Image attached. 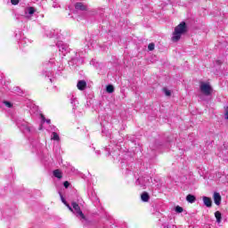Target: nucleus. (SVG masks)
<instances>
[{"instance_id": "1", "label": "nucleus", "mask_w": 228, "mask_h": 228, "mask_svg": "<svg viewBox=\"0 0 228 228\" xmlns=\"http://www.w3.org/2000/svg\"><path fill=\"white\" fill-rule=\"evenodd\" d=\"M186 31H188V27L186 26V22L182 21L178 26L175 28V31L171 38L172 42H179V40H181V36L184 35Z\"/></svg>"}, {"instance_id": "2", "label": "nucleus", "mask_w": 228, "mask_h": 228, "mask_svg": "<svg viewBox=\"0 0 228 228\" xmlns=\"http://www.w3.org/2000/svg\"><path fill=\"white\" fill-rule=\"evenodd\" d=\"M16 126L25 134L28 133H35V128L33 126H29V123L24 121V119H16Z\"/></svg>"}, {"instance_id": "3", "label": "nucleus", "mask_w": 228, "mask_h": 228, "mask_svg": "<svg viewBox=\"0 0 228 228\" xmlns=\"http://www.w3.org/2000/svg\"><path fill=\"white\" fill-rule=\"evenodd\" d=\"M71 206H72L77 216H80L82 224H84V225H90V221H88V219H86V216H85V214H83V211H81V208L79 207V204L73 201L71 203Z\"/></svg>"}, {"instance_id": "4", "label": "nucleus", "mask_w": 228, "mask_h": 228, "mask_svg": "<svg viewBox=\"0 0 228 228\" xmlns=\"http://www.w3.org/2000/svg\"><path fill=\"white\" fill-rule=\"evenodd\" d=\"M200 90L203 95L209 97L213 94V87L208 83L201 82L200 86Z\"/></svg>"}, {"instance_id": "5", "label": "nucleus", "mask_w": 228, "mask_h": 228, "mask_svg": "<svg viewBox=\"0 0 228 228\" xmlns=\"http://www.w3.org/2000/svg\"><path fill=\"white\" fill-rule=\"evenodd\" d=\"M69 63L71 65H83V53L77 52L75 56L71 58Z\"/></svg>"}, {"instance_id": "6", "label": "nucleus", "mask_w": 228, "mask_h": 228, "mask_svg": "<svg viewBox=\"0 0 228 228\" xmlns=\"http://www.w3.org/2000/svg\"><path fill=\"white\" fill-rule=\"evenodd\" d=\"M151 181H152V178H149V176H142L140 178H138L136 180V184H138L139 186H142V188L147 186V184H149V183H151Z\"/></svg>"}, {"instance_id": "7", "label": "nucleus", "mask_w": 228, "mask_h": 228, "mask_svg": "<svg viewBox=\"0 0 228 228\" xmlns=\"http://www.w3.org/2000/svg\"><path fill=\"white\" fill-rule=\"evenodd\" d=\"M60 30L58 29H51V30H46L45 31V36L48 37L49 38H60Z\"/></svg>"}, {"instance_id": "8", "label": "nucleus", "mask_w": 228, "mask_h": 228, "mask_svg": "<svg viewBox=\"0 0 228 228\" xmlns=\"http://www.w3.org/2000/svg\"><path fill=\"white\" fill-rule=\"evenodd\" d=\"M106 151H107V156H112V158H114V159H116V158L118 156H120V151H113V148L111 149V146L109 145V147L106 148Z\"/></svg>"}, {"instance_id": "9", "label": "nucleus", "mask_w": 228, "mask_h": 228, "mask_svg": "<svg viewBox=\"0 0 228 228\" xmlns=\"http://www.w3.org/2000/svg\"><path fill=\"white\" fill-rule=\"evenodd\" d=\"M159 225H160L161 228H177V226L174 224L165 223V217H162L159 220Z\"/></svg>"}, {"instance_id": "10", "label": "nucleus", "mask_w": 228, "mask_h": 228, "mask_svg": "<svg viewBox=\"0 0 228 228\" xmlns=\"http://www.w3.org/2000/svg\"><path fill=\"white\" fill-rule=\"evenodd\" d=\"M69 98L70 100V104H72L73 109L76 108V106H77V104H79V102L77 101V97H76V94L74 93H71L69 95Z\"/></svg>"}, {"instance_id": "11", "label": "nucleus", "mask_w": 228, "mask_h": 228, "mask_svg": "<svg viewBox=\"0 0 228 228\" xmlns=\"http://www.w3.org/2000/svg\"><path fill=\"white\" fill-rule=\"evenodd\" d=\"M213 199L216 206L222 204V196L219 192H214Z\"/></svg>"}, {"instance_id": "12", "label": "nucleus", "mask_w": 228, "mask_h": 228, "mask_svg": "<svg viewBox=\"0 0 228 228\" xmlns=\"http://www.w3.org/2000/svg\"><path fill=\"white\" fill-rule=\"evenodd\" d=\"M30 115H43L42 111L38 109V106L33 105L29 110Z\"/></svg>"}, {"instance_id": "13", "label": "nucleus", "mask_w": 228, "mask_h": 228, "mask_svg": "<svg viewBox=\"0 0 228 228\" xmlns=\"http://www.w3.org/2000/svg\"><path fill=\"white\" fill-rule=\"evenodd\" d=\"M203 203L206 208H211L213 206V200H211V198L203 196Z\"/></svg>"}, {"instance_id": "14", "label": "nucleus", "mask_w": 228, "mask_h": 228, "mask_svg": "<svg viewBox=\"0 0 228 228\" xmlns=\"http://www.w3.org/2000/svg\"><path fill=\"white\" fill-rule=\"evenodd\" d=\"M35 12H37V10H35V7H28L25 10V17H27V19H29V17H31V15H33Z\"/></svg>"}, {"instance_id": "15", "label": "nucleus", "mask_w": 228, "mask_h": 228, "mask_svg": "<svg viewBox=\"0 0 228 228\" xmlns=\"http://www.w3.org/2000/svg\"><path fill=\"white\" fill-rule=\"evenodd\" d=\"M56 45L61 53L67 52V45H64L63 42L60 41L56 44Z\"/></svg>"}, {"instance_id": "16", "label": "nucleus", "mask_w": 228, "mask_h": 228, "mask_svg": "<svg viewBox=\"0 0 228 228\" xmlns=\"http://www.w3.org/2000/svg\"><path fill=\"white\" fill-rule=\"evenodd\" d=\"M75 9L79 10L80 12L86 11V5H85L83 3L78 2L75 4Z\"/></svg>"}, {"instance_id": "17", "label": "nucleus", "mask_w": 228, "mask_h": 228, "mask_svg": "<svg viewBox=\"0 0 228 228\" xmlns=\"http://www.w3.org/2000/svg\"><path fill=\"white\" fill-rule=\"evenodd\" d=\"M77 88H78L80 91L85 90L86 88V81L79 80L77 84Z\"/></svg>"}, {"instance_id": "18", "label": "nucleus", "mask_w": 228, "mask_h": 228, "mask_svg": "<svg viewBox=\"0 0 228 228\" xmlns=\"http://www.w3.org/2000/svg\"><path fill=\"white\" fill-rule=\"evenodd\" d=\"M150 200H151V196L149 195V192L143 191L141 194V200H142V202H149Z\"/></svg>"}, {"instance_id": "19", "label": "nucleus", "mask_w": 228, "mask_h": 228, "mask_svg": "<svg viewBox=\"0 0 228 228\" xmlns=\"http://www.w3.org/2000/svg\"><path fill=\"white\" fill-rule=\"evenodd\" d=\"M186 200H187V202H190V204H193V202H195V200H197V198L192 194H188L186 196Z\"/></svg>"}, {"instance_id": "20", "label": "nucleus", "mask_w": 228, "mask_h": 228, "mask_svg": "<svg viewBox=\"0 0 228 228\" xmlns=\"http://www.w3.org/2000/svg\"><path fill=\"white\" fill-rule=\"evenodd\" d=\"M53 175L57 178V179H61V177H63V175L61 174V171L60 169H55L53 170Z\"/></svg>"}, {"instance_id": "21", "label": "nucleus", "mask_w": 228, "mask_h": 228, "mask_svg": "<svg viewBox=\"0 0 228 228\" xmlns=\"http://www.w3.org/2000/svg\"><path fill=\"white\" fill-rule=\"evenodd\" d=\"M215 216H216V223L221 224V222H222V213L220 211H216V212H215Z\"/></svg>"}, {"instance_id": "22", "label": "nucleus", "mask_w": 228, "mask_h": 228, "mask_svg": "<svg viewBox=\"0 0 228 228\" xmlns=\"http://www.w3.org/2000/svg\"><path fill=\"white\" fill-rule=\"evenodd\" d=\"M51 140H53L54 142H60V135L56 132L52 133Z\"/></svg>"}, {"instance_id": "23", "label": "nucleus", "mask_w": 228, "mask_h": 228, "mask_svg": "<svg viewBox=\"0 0 228 228\" xmlns=\"http://www.w3.org/2000/svg\"><path fill=\"white\" fill-rule=\"evenodd\" d=\"M106 92L108 94H113V92H115V87L113 86H111V85H108L106 86Z\"/></svg>"}, {"instance_id": "24", "label": "nucleus", "mask_w": 228, "mask_h": 228, "mask_svg": "<svg viewBox=\"0 0 228 228\" xmlns=\"http://www.w3.org/2000/svg\"><path fill=\"white\" fill-rule=\"evenodd\" d=\"M164 94L167 95V97H170L172 95V92L168 90L167 87H164Z\"/></svg>"}, {"instance_id": "25", "label": "nucleus", "mask_w": 228, "mask_h": 228, "mask_svg": "<svg viewBox=\"0 0 228 228\" xmlns=\"http://www.w3.org/2000/svg\"><path fill=\"white\" fill-rule=\"evenodd\" d=\"M175 210L176 213H183V211H184V209L182 207L176 206L175 208Z\"/></svg>"}, {"instance_id": "26", "label": "nucleus", "mask_w": 228, "mask_h": 228, "mask_svg": "<svg viewBox=\"0 0 228 228\" xmlns=\"http://www.w3.org/2000/svg\"><path fill=\"white\" fill-rule=\"evenodd\" d=\"M41 120L42 122H46L48 124H51V119H45V117L44 115H41Z\"/></svg>"}, {"instance_id": "27", "label": "nucleus", "mask_w": 228, "mask_h": 228, "mask_svg": "<svg viewBox=\"0 0 228 228\" xmlns=\"http://www.w3.org/2000/svg\"><path fill=\"white\" fill-rule=\"evenodd\" d=\"M4 106H6V108H12V106H13V105L12 104V102H8V101H4Z\"/></svg>"}, {"instance_id": "28", "label": "nucleus", "mask_w": 228, "mask_h": 228, "mask_svg": "<svg viewBox=\"0 0 228 228\" xmlns=\"http://www.w3.org/2000/svg\"><path fill=\"white\" fill-rule=\"evenodd\" d=\"M60 194V197H61V202H63V204H67V200H65V198H63V194H61V192L59 193Z\"/></svg>"}, {"instance_id": "29", "label": "nucleus", "mask_w": 228, "mask_h": 228, "mask_svg": "<svg viewBox=\"0 0 228 228\" xmlns=\"http://www.w3.org/2000/svg\"><path fill=\"white\" fill-rule=\"evenodd\" d=\"M154 47H155L154 43H151V44H149V45H148L149 51H152V50L154 49Z\"/></svg>"}, {"instance_id": "30", "label": "nucleus", "mask_w": 228, "mask_h": 228, "mask_svg": "<svg viewBox=\"0 0 228 228\" xmlns=\"http://www.w3.org/2000/svg\"><path fill=\"white\" fill-rule=\"evenodd\" d=\"M63 186H64V188H69V186H70V183H69V181H65L63 183Z\"/></svg>"}, {"instance_id": "31", "label": "nucleus", "mask_w": 228, "mask_h": 228, "mask_svg": "<svg viewBox=\"0 0 228 228\" xmlns=\"http://www.w3.org/2000/svg\"><path fill=\"white\" fill-rule=\"evenodd\" d=\"M12 4H19V0H11Z\"/></svg>"}, {"instance_id": "32", "label": "nucleus", "mask_w": 228, "mask_h": 228, "mask_svg": "<svg viewBox=\"0 0 228 228\" xmlns=\"http://www.w3.org/2000/svg\"><path fill=\"white\" fill-rule=\"evenodd\" d=\"M5 215H11L13 216L15 215V211L12 210L10 213L8 211L5 212Z\"/></svg>"}, {"instance_id": "33", "label": "nucleus", "mask_w": 228, "mask_h": 228, "mask_svg": "<svg viewBox=\"0 0 228 228\" xmlns=\"http://www.w3.org/2000/svg\"><path fill=\"white\" fill-rule=\"evenodd\" d=\"M65 206L68 207V208L69 209V211H74V209L72 208V207H70V205L69 203L65 204Z\"/></svg>"}, {"instance_id": "34", "label": "nucleus", "mask_w": 228, "mask_h": 228, "mask_svg": "<svg viewBox=\"0 0 228 228\" xmlns=\"http://www.w3.org/2000/svg\"><path fill=\"white\" fill-rule=\"evenodd\" d=\"M44 75H45V77H48L51 76V73L49 71H45L43 72Z\"/></svg>"}, {"instance_id": "35", "label": "nucleus", "mask_w": 228, "mask_h": 228, "mask_svg": "<svg viewBox=\"0 0 228 228\" xmlns=\"http://www.w3.org/2000/svg\"><path fill=\"white\" fill-rule=\"evenodd\" d=\"M224 115H228V106L224 108Z\"/></svg>"}, {"instance_id": "36", "label": "nucleus", "mask_w": 228, "mask_h": 228, "mask_svg": "<svg viewBox=\"0 0 228 228\" xmlns=\"http://www.w3.org/2000/svg\"><path fill=\"white\" fill-rule=\"evenodd\" d=\"M53 8H58V4H53Z\"/></svg>"}, {"instance_id": "37", "label": "nucleus", "mask_w": 228, "mask_h": 228, "mask_svg": "<svg viewBox=\"0 0 228 228\" xmlns=\"http://www.w3.org/2000/svg\"><path fill=\"white\" fill-rule=\"evenodd\" d=\"M216 63H217V65H220L222 63V61H216Z\"/></svg>"}, {"instance_id": "38", "label": "nucleus", "mask_w": 228, "mask_h": 228, "mask_svg": "<svg viewBox=\"0 0 228 228\" xmlns=\"http://www.w3.org/2000/svg\"><path fill=\"white\" fill-rule=\"evenodd\" d=\"M12 120H17V118H15V117H12Z\"/></svg>"}, {"instance_id": "39", "label": "nucleus", "mask_w": 228, "mask_h": 228, "mask_svg": "<svg viewBox=\"0 0 228 228\" xmlns=\"http://www.w3.org/2000/svg\"><path fill=\"white\" fill-rule=\"evenodd\" d=\"M224 118L228 121V115H226V116L224 117Z\"/></svg>"}, {"instance_id": "40", "label": "nucleus", "mask_w": 228, "mask_h": 228, "mask_svg": "<svg viewBox=\"0 0 228 228\" xmlns=\"http://www.w3.org/2000/svg\"><path fill=\"white\" fill-rule=\"evenodd\" d=\"M96 153L99 155V154H101V151H96Z\"/></svg>"}, {"instance_id": "41", "label": "nucleus", "mask_w": 228, "mask_h": 228, "mask_svg": "<svg viewBox=\"0 0 228 228\" xmlns=\"http://www.w3.org/2000/svg\"><path fill=\"white\" fill-rule=\"evenodd\" d=\"M20 44H24V40H21V41H20Z\"/></svg>"}, {"instance_id": "42", "label": "nucleus", "mask_w": 228, "mask_h": 228, "mask_svg": "<svg viewBox=\"0 0 228 228\" xmlns=\"http://www.w3.org/2000/svg\"><path fill=\"white\" fill-rule=\"evenodd\" d=\"M51 83H53V78H50Z\"/></svg>"}, {"instance_id": "43", "label": "nucleus", "mask_w": 228, "mask_h": 228, "mask_svg": "<svg viewBox=\"0 0 228 228\" xmlns=\"http://www.w3.org/2000/svg\"><path fill=\"white\" fill-rule=\"evenodd\" d=\"M19 90H20V89H19V87H17V92H19Z\"/></svg>"}, {"instance_id": "44", "label": "nucleus", "mask_w": 228, "mask_h": 228, "mask_svg": "<svg viewBox=\"0 0 228 228\" xmlns=\"http://www.w3.org/2000/svg\"><path fill=\"white\" fill-rule=\"evenodd\" d=\"M39 129L41 130V129H42V126H40Z\"/></svg>"}]
</instances>
